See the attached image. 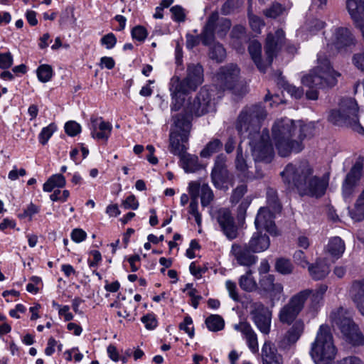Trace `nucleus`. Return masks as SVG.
<instances>
[{
  "mask_svg": "<svg viewBox=\"0 0 364 364\" xmlns=\"http://www.w3.org/2000/svg\"><path fill=\"white\" fill-rule=\"evenodd\" d=\"M267 112L261 105L245 107L240 112L235 122V128L239 134L250 139L252 156L255 161L270 162L273 155V148L269 141V134L264 129L259 132L262 122Z\"/></svg>",
  "mask_w": 364,
  "mask_h": 364,
  "instance_id": "1",
  "label": "nucleus"
},
{
  "mask_svg": "<svg viewBox=\"0 0 364 364\" xmlns=\"http://www.w3.org/2000/svg\"><path fill=\"white\" fill-rule=\"evenodd\" d=\"M314 126L302 124L288 118L277 120L272 129V139L278 154L282 157L299 153L304 149L303 140L313 135Z\"/></svg>",
  "mask_w": 364,
  "mask_h": 364,
  "instance_id": "2",
  "label": "nucleus"
},
{
  "mask_svg": "<svg viewBox=\"0 0 364 364\" xmlns=\"http://www.w3.org/2000/svg\"><path fill=\"white\" fill-rule=\"evenodd\" d=\"M281 176L289 188H296L302 196L321 197L328 185L327 178H318L313 174V168L307 162L299 165L288 164Z\"/></svg>",
  "mask_w": 364,
  "mask_h": 364,
  "instance_id": "3",
  "label": "nucleus"
},
{
  "mask_svg": "<svg viewBox=\"0 0 364 364\" xmlns=\"http://www.w3.org/2000/svg\"><path fill=\"white\" fill-rule=\"evenodd\" d=\"M317 61L316 68L301 79L302 84L309 88L306 92V96L309 100H312L318 99V90L335 86L337 83V77L341 75L331 68L329 60L326 57L319 54Z\"/></svg>",
  "mask_w": 364,
  "mask_h": 364,
  "instance_id": "4",
  "label": "nucleus"
},
{
  "mask_svg": "<svg viewBox=\"0 0 364 364\" xmlns=\"http://www.w3.org/2000/svg\"><path fill=\"white\" fill-rule=\"evenodd\" d=\"M203 82V69L200 64H190L187 67V75L183 80L173 77L170 82V91L172 97L171 110L178 111L184 101V95L188 94Z\"/></svg>",
  "mask_w": 364,
  "mask_h": 364,
  "instance_id": "5",
  "label": "nucleus"
},
{
  "mask_svg": "<svg viewBox=\"0 0 364 364\" xmlns=\"http://www.w3.org/2000/svg\"><path fill=\"white\" fill-rule=\"evenodd\" d=\"M284 32L282 29L277 30L274 34L269 33L267 35L264 46L267 58L264 62H262L261 58V44L257 41L250 42L248 48L249 53L261 72L264 73L267 68L272 64L274 57L284 43Z\"/></svg>",
  "mask_w": 364,
  "mask_h": 364,
  "instance_id": "6",
  "label": "nucleus"
},
{
  "mask_svg": "<svg viewBox=\"0 0 364 364\" xmlns=\"http://www.w3.org/2000/svg\"><path fill=\"white\" fill-rule=\"evenodd\" d=\"M337 349L328 325H321L314 341L311 343L310 354L316 364H328L336 357Z\"/></svg>",
  "mask_w": 364,
  "mask_h": 364,
  "instance_id": "7",
  "label": "nucleus"
},
{
  "mask_svg": "<svg viewBox=\"0 0 364 364\" xmlns=\"http://www.w3.org/2000/svg\"><path fill=\"white\" fill-rule=\"evenodd\" d=\"M328 119L334 125L348 126L364 135V128L359 123L358 104L350 97L342 99L339 107L330 111Z\"/></svg>",
  "mask_w": 364,
  "mask_h": 364,
  "instance_id": "8",
  "label": "nucleus"
},
{
  "mask_svg": "<svg viewBox=\"0 0 364 364\" xmlns=\"http://www.w3.org/2000/svg\"><path fill=\"white\" fill-rule=\"evenodd\" d=\"M330 319L332 323L340 329L348 343L353 346L364 343V337L353 321L352 315L348 309L341 306L333 310L330 314Z\"/></svg>",
  "mask_w": 364,
  "mask_h": 364,
  "instance_id": "9",
  "label": "nucleus"
},
{
  "mask_svg": "<svg viewBox=\"0 0 364 364\" xmlns=\"http://www.w3.org/2000/svg\"><path fill=\"white\" fill-rule=\"evenodd\" d=\"M174 128L171 129L169 135V151L180 156L186 151L185 144L188 141V134L191 128L189 117H184L181 114L173 118Z\"/></svg>",
  "mask_w": 364,
  "mask_h": 364,
  "instance_id": "10",
  "label": "nucleus"
},
{
  "mask_svg": "<svg viewBox=\"0 0 364 364\" xmlns=\"http://www.w3.org/2000/svg\"><path fill=\"white\" fill-rule=\"evenodd\" d=\"M215 99L210 90L207 87H202L196 97L190 99L184 108L185 114H181L184 117L191 118L194 115L200 117L208 112L215 110Z\"/></svg>",
  "mask_w": 364,
  "mask_h": 364,
  "instance_id": "11",
  "label": "nucleus"
},
{
  "mask_svg": "<svg viewBox=\"0 0 364 364\" xmlns=\"http://www.w3.org/2000/svg\"><path fill=\"white\" fill-rule=\"evenodd\" d=\"M231 27V22L228 18H219L218 12H213L208 18L204 29L200 34L204 45L211 44L215 38V33L220 38L226 36Z\"/></svg>",
  "mask_w": 364,
  "mask_h": 364,
  "instance_id": "12",
  "label": "nucleus"
},
{
  "mask_svg": "<svg viewBox=\"0 0 364 364\" xmlns=\"http://www.w3.org/2000/svg\"><path fill=\"white\" fill-rule=\"evenodd\" d=\"M311 292L302 290L293 295L279 312V320L282 323L291 324L303 310Z\"/></svg>",
  "mask_w": 364,
  "mask_h": 364,
  "instance_id": "13",
  "label": "nucleus"
},
{
  "mask_svg": "<svg viewBox=\"0 0 364 364\" xmlns=\"http://www.w3.org/2000/svg\"><path fill=\"white\" fill-rule=\"evenodd\" d=\"M250 315L259 331L264 335L269 334L272 322V311L262 302L257 301L251 304Z\"/></svg>",
  "mask_w": 364,
  "mask_h": 364,
  "instance_id": "14",
  "label": "nucleus"
},
{
  "mask_svg": "<svg viewBox=\"0 0 364 364\" xmlns=\"http://www.w3.org/2000/svg\"><path fill=\"white\" fill-rule=\"evenodd\" d=\"M215 82L223 90H236L240 85V69L236 65L221 67L215 75Z\"/></svg>",
  "mask_w": 364,
  "mask_h": 364,
  "instance_id": "15",
  "label": "nucleus"
},
{
  "mask_svg": "<svg viewBox=\"0 0 364 364\" xmlns=\"http://www.w3.org/2000/svg\"><path fill=\"white\" fill-rule=\"evenodd\" d=\"M215 218L223 232L228 240H232L237 237V227L229 209L220 208L215 213Z\"/></svg>",
  "mask_w": 364,
  "mask_h": 364,
  "instance_id": "16",
  "label": "nucleus"
},
{
  "mask_svg": "<svg viewBox=\"0 0 364 364\" xmlns=\"http://www.w3.org/2000/svg\"><path fill=\"white\" fill-rule=\"evenodd\" d=\"M226 157L218 156L211 172V179L213 185L218 189H228L225 185L229 181V172L225 164Z\"/></svg>",
  "mask_w": 364,
  "mask_h": 364,
  "instance_id": "17",
  "label": "nucleus"
},
{
  "mask_svg": "<svg viewBox=\"0 0 364 364\" xmlns=\"http://www.w3.org/2000/svg\"><path fill=\"white\" fill-rule=\"evenodd\" d=\"M363 162V157H359L347 174L343 183V194L345 198L349 197L352 194L356 183L360 180L362 176Z\"/></svg>",
  "mask_w": 364,
  "mask_h": 364,
  "instance_id": "18",
  "label": "nucleus"
},
{
  "mask_svg": "<svg viewBox=\"0 0 364 364\" xmlns=\"http://www.w3.org/2000/svg\"><path fill=\"white\" fill-rule=\"evenodd\" d=\"M249 245L234 243L231 247V254L241 266L250 267L257 261V257L251 253Z\"/></svg>",
  "mask_w": 364,
  "mask_h": 364,
  "instance_id": "19",
  "label": "nucleus"
},
{
  "mask_svg": "<svg viewBox=\"0 0 364 364\" xmlns=\"http://www.w3.org/2000/svg\"><path fill=\"white\" fill-rule=\"evenodd\" d=\"M304 330V323L301 319L295 321L289 328L283 338L279 341L280 349L287 350L294 345L302 335Z\"/></svg>",
  "mask_w": 364,
  "mask_h": 364,
  "instance_id": "20",
  "label": "nucleus"
},
{
  "mask_svg": "<svg viewBox=\"0 0 364 364\" xmlns=\"http://www.w3.org/2000/svg\"><path fill=\"white\" fill-rule=\"evenodd\" d=\"M89 128L93 139L107 141L111 134L112 126L102 117H92Z\"/></svg>",
  "mask_w": 364,
  "mask_h": 364,
  "instance_id": "21",
  "label": "nucleus"
},
{
  "mask_svg": "<svg viewBox=\"0 0 364 364\" xmlns=\"http://www.w3.org/2000/svg\"><path fill=\"white\" fill-rule=\"evenodd\" d=\"M233 328L242 334L251 352L257 353L259 350L257 336L251 325L246 321H240L235 324Z\"/></svg>",
  "mask_w": 364,
  "mask_h": 364,
  "instance_id": "22",
  "label": "nucleus"
},
{
  "mask_svg": "<svg viewBox=\"0 0 364 364\" xmlns=\"http://www.w3.org/2000/svg\"><path fill=\"white\" fill-rule=\"evenodd\" d=\"M273 219V213L268 208H260L255 221L256 228L258 230L264 229L272 235H276V227Z\"/></svg>",
  "mask_w": 364,
  "mask_h": 364,
  "instance_id": "23",
  "label": "nucleus"
},
{
  "mask_svg": "<svg viewBox=\"0 0 364 364\" xmlns=\"http://www.w3.org/2000/svg\"><path fill=\"white\" fill-rule=\"evenodd\" d=\"M331 43L337 48L341 49L345 47L354 45V38L347 28H336L333 32Z\"/></svg>",
  "mask_w": 364,
  "mask_h": 364,
  "instance_id": "24",
  "label": "nucleus"
},
{
  "mask_svg": "<svg viewBox=\"0 0 364 364\" xmlns=\"http://www.w3.org/2000/svg\"><path fill=\"white\" fill-rule=\"evenodd\" d=\"M348 11L358 28L364 27V0H347Z\"/></svg>",
  "mask_w": 364,
  "mask_h": 364,
  "instance_id": "25",
  "label": "nucleus"
},
{
  "mask_svg": "<svg viewBox=\"0 0 364 364\" xmlns=\"http://www.w3.org/2000/svg\"><path fill=\"white\" fill-rule=\"evenodd\" d=\"M259 283L261 289L269 294L271 297H279L283 291V285L274 282V277L272 274L262 277Z\"/></svg>",
  "mask_w": 364,
  "mask_h": 364,
  "instance_id": "26",
  "label": "nucleus"
},
{
  "mask_svg": "<svg viewBox=\"0 0 364 364\" xmlns=\"http://www.w3.org/2000/svg\"><path fill=\"white\" fill-rule=\"evenodd\" d=\"M261 357L263 364L278 363L282 357L277 353L275 345L269 341H266L262 346Z\"/></svg>",
  "mask_w": 364,
  "mask_h": 364,
  "instance_id": "27",
  "label": "nucleus"
},
{
  "mask_svg": "<svg viewBox=\"0 0 364 364\" xmlns=\"http://www.w3.org/2000/svg\"><path fill=\"white\" fill-rule=\"evenodd\" d=\"M249 247L252 252L258 253L267 250L270 245L269 237L260 232H255L251 237L249 243Z\"/></svg>",
  "mask_w": 364,
  "mask_h": 364,
  "instance_id": "28",
  "label": "nucleus"
},
{
  "mask_svg": "<svg viewBox=\"0 0 364 364\" xmlns=\"http://www.w3.org/2000/svg\"><path fill=\"white\" fill-rule=\"evenodd\" d=\"M308 269L311 277L315 280L325 278L330 272V268L323 259H318L314 264H309Z\"/></svg>",
  "mask_w": 364,
  "mask_h": 364,
  "instance_id": "29",
  "label": "nucleus"
},
{
  "mask_svg": "<svg viewBox=\"0 0 364 364\" xmlns=\"http://www.w3.org/2000/svg\"><path fill=\"white\" fill-rule=\"evenodd\" d=\"M327 286L325 284L321 285L317 289L311 290L309 289H306V290H309L311 293L309 294L310 298V309L312 311H317L318 308L321 303L323 295L327 291Z\"/></svg>",
  "mask_w": 364,
  "mask_h": 364,
  "instance_id": "30",
  "label": "nucleus"
},
{
  "mask_svg": "<svg viewBox=\"0 0 364 364\" xmlns=\"http://www.w3.org/2000/svg\"><path fill=\"white\" fill-rule=\"evenodd\" d=\"M179 157L182 162V166L186 172H195L199 168L200 165L197 156L188 154L186 151Z\"/></svg>",
  "mask_w": 364,
  "mask_h": 364,
  "instance_id": "31",
  "label": "nucleus"
},
{
  "mask_svg": "<svg viewBox=\"0 0 364 364\" xmlns=\"http://www.w3.org/2000/svg\"><path fill=\"white\" fill-rule=\"evenodd\" d=\"M327 251L332 257L338 259L345 251L344 242L338 237L332 238L327 245Z\"/></svg>",
  "mask_w": 364,
  "mask_h": 364,
  "instance_id": "32",
  "label": "nucleus"
},
{
  "mask_svg": "<svg viewBox=\"0 0 364 364\" xmlns=\"http://www.w3.org/2000/svg\"><path fill=\"white\" fill-rule=\"evenodd\" d=\"M65 183V178L62 174H54L43 184V188L46 192H51L55 188L64 187Z\"/></svg>",
  "mask_w": 364,
  "mask_h": 364,
  "instance_id": "33",
  "label": "nucleus"
},
{
  "mask_svg": "<svg viewBox=\"0 0 364 364\" xmlns=\"http://www.w3.org/2000/svg\"><path fill=\"white\" fill-rule=\"evenodd\" d=\"M277 85L281 86L291 96L296 99H300L304 95V90L302 88L296 87L294 85L289 84L282 76H281V75L277 77Z\"/></svg>",
  "mask_w": 364,
  "mask_h": 364,
  "instance_id": "34",
  "label": "nucleus"
},
{
  "mask_svg": "<svg viewBox=\"0 0 364 364\" xmlns=\"http://www.w3.org/2000/svg\"><path fill=\"white\" fill-rule=\"evenodd\" d=\"M274 269L280 274L289 275L293 272L294 265L289 259L279 257L275 261Z\"/></svg>",
  "mask_w": 364,
  "mask_h": 364,
  "instance_id": "35",
  "label": "nucleus"
},
{
  "mask_svg": "<svg viewBox=\"0 0 364 364\" xmlns=\"http://www.w3.org/2000/svg\"><path fill=\"white\" fill-rule=\"evenodd\" d=\"M239 285L245 291H252L257 289V283L252 277V270L249 269L239 279Z\"/></svg>",
  "mask_w": 364,
  "mask_h": 364,
  "instance_id": "36",
  "label": "nucleus"
},
{
  "mask_svg": "<svg viewBox=\"0 0 364 364\" xmlns=\"http://www.w3.org/2000/svg\"><path fill=\"white\" fill-rule=\"evenodd\" d=\"M205 324L210 331L216 332L223 329L225 322L220 316L210 315L205 319Z\"/></svg>",
  "mask_w": 364,
  "mask_h": 364,
  "instance_id": "37",
  "label": "nucleus"
},
{
  "mask_svg": "<svg viewBox=\"0 0 364 364\" xmlns=\"http://www.w3.org/2000/svg\"><path fill=\"white\" fill-rule=\"evenodd\" d=\"M267 200L269 208H271L274 212L276 213L281 210L282 206L276 190L272 188H268L267 189Z\"/></svg>",
  "mask_w": 364,
  "mask_h": 364,
  "instance_id": "38",
  "label": "nucleus"
},
{
  "mask_svg": "<svg viewBox=\"0 0 364 364\" xmlns=\"http://www.w3.org/2000/svg\"><path fill=\"white\" fill-rule=\"evenodd\" d=\"M351 218L357 222L364 219V200L360 197L355 202L353 209L349 210Z\"/></svg>",
  "mask_w": 364,
  "mask_h": 364,
  "instance_id": "39",
  "label": "nucleus"
},
{
  "mask_svg": "<svg viewBox=\"0 0 364 364\" xmlns=\"http://www.w3.org/2000/svg\"><path fill=\"white\" fill-rule=\"evenodd\" d=\"M223 146L222 142L218 139H215L210 141L205 147L201 151L200 156L202 157L206 158L211 156L213 154L218 152L221 149Z\"/></svg>",
  "mask_w": 364,
  "mask_h": 364,
  "instance_id": "40",
  "label": "nucleus"
},
{
  "mask_svg": "<svg viewBox=\"0 0 364 364\" xmlns=\"http://www.w3.org/2000/svg\"><path fill=\"white\" fill-rule=\"evenodd\" d=\"M237 154L235 159V167L237 171L240 173V174L245 177H249V166L246 162V160L244 159L242 151L240 149H237Z\"/></svg>",
  "mask_w": 364,
  "mask_h": 364,
  "instance_id": "41",
  "label": "nucleus"
},
{
  "mask_svg": "<svg viewBox=\"0 0 364 364\" xmlns=\"http://www.w3.org/2000/svg\"><path fill=\"white\" fill-rule=\"evenodd\" d=\"M214 199V194L212 189L207 183H203L200 188V203L202 206L206 207L210 204Z\"/></svg>",
  "mask_w": 364,
  "mask_h": 364,
  "instance_id": "42",
  "label": "nucleus"
},
{
  "mask_svg": "<svg viewBox=\"0 0 364 364\" xmlns=\"http://www.w3.org/2000/svg\"><path fill=\"white\" fill-rule=\"evenodd\" d=\"M209 56L211 59L220 62L225 57V50L220 43H213L210 47Z\"/></svg>",
  "mask_w": 364,
  "mask_h": 364,
  "instance_id": "43",
  "label": "nucleus"
},
{
  "mask_svg": "<svg viewBox=\"0 0 364 364\" xmlns=\"http://www.w3.org/2000/svg\"><path fill=\"white\" fill-rule=\"evenodd\" d=\"M350 294L352 298V300L356 304V297H362L364 296V279L361 280H355L353 282Z\"/></svg>",
  "mask_w": 364,
  "mask_h": 364,
  "instance_id": "44",
  "label": "nucleus"
},
{
  "mask_svg": "<svg viewBox=\"0 0 364 364\" xmlns=\"http://www.w3.org/2000/svg\"><path fill=\"white\" fill-rule=\"evenodd\" d=\"M38 80L42 82H47L50 80L53 76V69L49 65H41L37 69Z\"/></svg>",
  "mask_w": 364,
  "mask_h": 364,
  "instance_id": "45",
  "label": "nucleus"
},
{
  "mask_svg": "<svg viewBox=\"0 0 364 364\" xmlns=\"http://www.w3.org/2000/svg\"><path fill=\"white\" fill-rule=\"evenodd\" d=\"M60 25H65L68 23L75 24L76 18L74 16V9L72 7H67L61 14L59 20Z\"/></svg>",
  "mask_w": 364,
  "mask_h": 364,
  "instance_id": "46",
  "label": "nucleus"
},
{
  "mask_svg": "<svg viewBox=\"0 0 364 364\" xmlns=\"http://www.w3.org/2000/svg\"><path fill=\"white\" fill-rule=\"evenodd\" d=\"M55 130L56 126L53 123L50 124L46 127H44L39 134L40 142L45 145Z\"/></svg>",
  "mask_w": 364,
  "mask_h": 364,
  "instance_id": "47",
  "label": "nucleus"
},
{
  "mask_svg": "<svg viewBox=\"0 0 364 364\" xmlns=\"http://www.w3.org/2000/svg\"><path fill=\"white\" fill-rule=\"evenodd\" d=\"M284 8L279 3H274L269 8L267 9L264 14L267 17L275 18L281 15Z\"/></svg>",
  "mask_w": 364,
  "mask_h": 364,
  "instance_id": "48",
  "label": "nucleus"
},
{
  "mask_svg": "<svg viewBox=\"0 0 364 364\" xmlns=\"http://www.w3.org/2000/svg\"><path fill=\"white\" fill-rule=\"evenodd\" d=\"M188 213L195 218L198 226L200 227L202 223V217L201 214L198 210V200H191L188 207Z\"/></svg>",
  "mask_w": 364,
  "mask_h": 364,
  "instance_id": "49",
  "label": "nucleus"
},
{
  "mask_svg": "<svg viewBox=\"0 0 364 364\" xmlns=\"http://www.w3.org/2000/svg\"><path fill=\"white\" fill-rule=\"evenodd\" d=\"M65 130L67 134L74 136L80 132L81 127L75 121H69L65 124Z\"/></svg>",
  "mask_w": 364,
  "mask_h": 364,
  "instance_id": "50",
  "label": "nucleus"
},
{
  "mask_svg": "<svg viewBox=\"0 0 364 364\" xmlns=\"http://www.w3.org/2000/svg\"><path fill=\"white\" fill-rule=\"evenodd\" d=\"M192 323V318L189 316H187L185 317L183 322L181 323L179 325V328L184 331L191 338H193L194 336L193 327H190Z\"/></svg>",
  "mask_w": 364,
  "mask_h": 364,
  "instance_id": "51",
  "label": "nucleus"
},
{
  "mask_svg": "<svg viewBox=\"0 0 364 364\" xmlns=\"http://www.w3.org/2000/svg\"><path fill=\"white\" fill-rule=\"evenodd\" d=\"M247 192V186L245 185L238 186L231 196L230 200L232 203H237Z\"/></svg>",
  "mask_w": 364,
  "mask_h": 364,
  "instance_id": "52",
  "label": "nucleus"
},
{
  "mask_svg": "<svg viewBox=\"0 0 364 364\" xmlns=\"http://www.w3.org/2000/svg\"><path fill=\"white\" fill-rule=\"evenodd\" d=\"M132 36L134 39L143 41L147 36V31L144 27L137 26L132 30Z\"/></svg>",
  "mask_w": 364,
  "mask_h": 364,
  "instance_id": "53",
  "label": "nucleus"
},
{
  "mask_svg": "<svg viewBox=\"0 0 364 364\" xmlns=\"http://www.w3.org/2000/svg\"><path fill=\"white\" fill-rule=\"evenodd\" d=\"M293 258L295 263L303 268L309 267V265L304 252L301 250H296L293 255Z\"/></svg>",
  "mask_w": 364,
  "mask_h": 364,
  "instance_id": "54",
  "label": "nucleus"
},
{
  "mask_svg": "<svg viewBox=\"0 0 364 364\" xmlns=\"http://www.w3.org/2000/svg\"><path fill=\"white\" fill-rule=\"evenodd\" d=\"M13 57L11 53H0V68L7 69L12 65Z\"/></svg>",
  "mask_w": 364,
  "mask_h": 364,
  "instance_id": "55",
  "label": "nucleus"
},
{
  "mask_svg": "<svg viewBox=\"0 0 364 364\" xmlns=\"http://www.w3.org/2000/svg\"><path fill=\"white\" fill-rule=\"evenodd\" d=\"M141 322L149 330L154 329L157 326V321L154 314H147L141 318Z\"/></svg>",
  "mask_w": 364,
  "mask_h": 364,
  "instance_id": "56",
  "label": "nucleus"
},
{
  "mask_svg": "<svg viewBox=\"0 0 364 364\" xmlns=\"http://www.w3.org/2000/svg\"><path fill=\"white\" fill-rule=\"evenodd\" d=\"M170 11L172 17L176 21L182 22L185 21V14L183 9L180 6H174L171 8Z\"/></svg>",
  "mask_w": 364,
  "mask_h": 364,
  "instance_id": "57",
  "label": "nucleus"
},
{
  "mask_svg": "<svg viewBox=\"0 0 364 364\" xmlns=\"http://www.w3.org/2000/svg\"><path fill=\"white\" fill-rule=\"evenodd\" d=\"M249 21L252 29L255 32H259L261 28L264 26V23L262 20L258 16L250 15Z\"/></svg>",
  "mask_w": 364,
  "mask_h": 364,
  "instance_id": "58",
  "label": "nucleus"
},
{
  "mask_svg": "<svg viewBox=\"0 0 364 364\" xmlns=\"http://www.w3.org/2000/svg\"><path fill=\"white\" fill-rule=\"evenodd\" d=\"M352 62L358 70L364 71V51L354 54Z\"/></svg>",
  "mask_w": 364,
  "mask_h": 364,
  "instance_id": "59",
  "label": "nucleus"
},
{
  "mask_svg": "<svg viewBox=\"0 0 364 364\" xmlns=\"http://www.w3.org/2000/svg\"><path fill=\"white\" fill-rule=\"evenodd\" d=\"M117 43V38L112 33L104 36L101 39V43L106 46L107 49L112 48Z\"/></svg>",
  "mask_w": 364,
  "mask_h": 364,
  "instance_id": "60",
  "label": "nucleus"
},
{
  "mask_svg": "<svg viewBox=\"0 0 364 364\" xmlns=\"http://www.w3.org/2000/svg\"><path fill=\"white\" fill-rule=\"evenodd\" d=\"M201 186L198 182L192 181L189 183L188 191L191 195V199L198 200L199 192L200 191Z\"/></svg>",
  "mask_w": 364,
  "mask_h": 364,
  "instance_id": "61",
  "label": "nucleus"
},
{
  "mask_svg": "<svg viewBox=\"0 0 364 364\" xmlns=\"http://www.w3.org/2000/svg\"><path fill=\"white\" fill-rule=\"evenodd\" d=\"M122 206L125 209L136 210L139 207V203L134 195H130L123 201Z\"/></svg>",
  "mask_w": 364,
  "mask_h": 364,
  "instance_id": "62",
  "label": "nucleus"
},
{
  "mask_svg": "<svg viewBox=\"0 0 364 364\" xmlns=\"http://www.w3.org/2000/svg\"><path fill=\"white\" fill-rule=\"evenodd\" d=\"M86 232L80 228H75L71 232L72 240L77 243L84 241L86 239Z\"/></svg>",
  "mask_w": 364,
  "mask_h": 364,
  "instance_id": "63",
  "label": "nucleus"
},
{
  "mask_svg": "<svg viewBox=\"0 0 364 364\" xmlns=\"http://www.w3.org/2000/svg\"><path fill=\"white\" fill-rule=\"evenodd\" d=\"M226 288L229 292L230 296L235 301L239 300V296L237 292V287L235 282L228 280L225 283Z\"/></svg>",
  "mask_w": 364,
  "mask_h": 364,
  "instance_id": "64",
  "label": "nucleus"
}]
</instances>
